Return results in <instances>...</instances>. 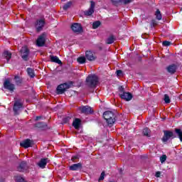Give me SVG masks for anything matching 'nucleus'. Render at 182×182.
<instances>
[{
    "instance_id": "nucleus-1",
    "label": "nucleus",
    "mask_w": 182,
    "mask_h": 182,
    "mask_svg": "<svg viewBox=\"0 0 182 182\" xmlns=\"http://www.w3.org/2000/svg\"><path fill=\"white\" fill-rule=\"evenodd\" d=\"M85 82L88 87L93 89L96 87V86H97V83H99V77L95 74H90L87 77Z\"/></svg>"
},
{
    "instance_id": "nucleus-2",
    "label": "nucleus",
    "mask_w": 182,
    "mask_h": 182,
    "mask_svg": "<svg viewBox=\"0 0 182 182\" xmlns=\"http://www.w3.org/2000/svg\"><path fill=\"white\" fill-rule=\"evenodd\" d=\"M103 118L106 121V123L112 127L113 124L116 122V116L114 115V113L112 111H105L103 113Z\"/></svg>"
},
{
    "instance_id": "nucleus-3",
    "label": "nucleus",
    "mask_w": 182,
    "mask_h": 182,
    "mask_svg": "<svg viewBox=\"0 0 182 182\" xmlns=\"http://www.w3.org/2000/svg\"><path fill=\"white\" fill-rule=\"evenodd\" d=\"M73 85V81L60 84L57 87V95H63V93H65L68 89H70V87H72Z\"/></svg>"
},
{
    "instance_id": "nucleus-4",
    "label": "nucleus",
    "mask_w": 182,
    "mask_h": 182,
    "mask_svg": "<svg viewBox=\"0 0 182 182\" xmlns=\"http://www.w3.org/2000/svg\"><path fill=\"white\" fill-rule=\"evenodd\" d=\"M31 54V50L26 46H23L20 50V55L24 62H28L29 60V55Z\"/></svg>"
},
{
    "instance_id": "nucleus-5",
    "label": "nucleus",
    "mask_w": 182,
    "mask_h": 182,
    "mask_svg": "<svg viewBox=\"0 0 182 182\" xmlns=\"http://www.w3.org/2000/svg\"><path fill=\"white\" fill-rule=\"evenodd\" d=\"M4 87L6 90H9V92H10V93H14V92H15V90H16V87H15V85L12 84V82H11V80H9V79H6L4 80Z\"/></svg>"
},
{
    "instance_id": "nucleus-6",
    "label": "nucleus",
    "mask_w": 182,
    "mask_h": 182,
    "mask_svg": "<svg viewBox=\"0 0 182 182\" xmlns=\"http://www.w3.org/2000/svg\"><path fill=\"white\" fill-rule=\"evenodd\" d=\"M45 25H46V21H45V18L38 19L35 23L36 32H42V31H43Z\"/></svg>"
},
{
    "instance_id": "nucleus-7",
    "label": "nucleus",
    "mask_w": 182,
    "mask_h": 182,
    "mask_svg": "<svg viewBox=\"0 0 182 182\" xmlns=\"http://www.w3.org/2000/svg\"><path fill=\"white\" fill-rule=\"evenodd\" d=\"M23 107V104L19 100L14 102V106H13V111L14 113V116L19 115V112H21V109Z\"/></svg>"
},
{
    "instance_id": "nucleus-8",
    "label": "nucleus",
    "mask_w": 182,
    "mask_h": 182,
    "mask_svg": "<svg viewBox=\"0 0 182 182\" xmlns=\"http://www.w3.org/2000/svg\"><path fill=\"white\" fill-rule=\"evenodd\" d=\"M176 135L171 131L165 130L164 131V136L162 137L161 140L163 143H166L170 140V139H176Z\"/></svg>"
},
{
    "instance_id": "nucleus-9",
    "label": "nucleus",
    "mask_w": 182,
    "mask_h": 182,
    "mask_svg": "<svg viewBox=\"0 0 182 182\" xmlns=\"http://www.w3.org/2000/svg\"><path fill=\"white\" fill-rule=\"evenodd\" d=\"M70 28L74 33H82V32H83V27H82L81 23H73Z\"/></svg>"
},
{
    "instance_id": "nucleus-10",
    "label": "nucleus",
    "mask_w": 182,
    "mask_h": 182,
    "mask_svg": "<svg viewBox=\"0 0 182 182\" xmlns=\"http://www.w3.org/2000/svg\"><path fill=\"white\" fill-rule=\"evenodd\" d=\"M79 110H80L81 113L83 114H93V109L88 105L80 107Z\"/></svg>"
},
{
    "instance_id": "nucleus-11",
    "label": "nucleus",
    "mask_w": 182,
    "mask_h": 182,
    "mask_svg": "<svg viewBox=\"0 0 182 182\" xmlns=\"http://www.w3.org/2000/svg\"><path fill=\"white\" fill-rule=\"evenodd\" d=\"M177 69H178V66L175 64H171L166 67V71L168 73H170V75H174L176 72H177Z\"/></svg>"
},
{
    "instance_id": "nucleus-12",
    "label": "nucleus",
    "mask_w": 182,
    "mask_h": 182,
    "mask_svg": "<svg viewBox=\"0 0 182 182\" xmlns=\"http://www.w3.org/2000/svg\"><path fill=\"white\" fill-rule=\"evenodd\" d=\"M28 168H29V166H28V163L25 161H21L17 167V170L20 173H23V171H26Z\"/></svg>"
},
{
    "instance_id": "nucleus-13",
    "label": "nucleus",
    "mask_w": 182,
    "mask_h": 182,
    "mask_svg": "<svg viewBox=\"0 0 182 182\" xmlns=\"http://www.w3.org/2000/svg\"><path fill=\"white\" fill-rule=\"evenodd\" d=\"M95 5L96 4L95 1H92L90 9L87 11H84V15H85V16H91V15H93L95 13Z\"/></svg>"
},
{
    "instance_id": "nucleus-14",
    "label": "nucleus",
    "mask_w": 182,
    "mask_h": 182,
    "mask_svg": "<svg viewBox=\"0 0 182 182\" xmlns=\"http://www.w3.org/2000/svg\"><path fill=\"white\" fill-rule=\"evenodd\" d=\"M119 97H121L123 100H126L127 102H129L133 99V95L129 92H125L123 93H119Z\"/></svg>"
},
{
    "instance_id": "nucleus-15",
    "label": "nucleus",
    "mask_w": 182,
    "mask_h": 182,
    "mask_svg": "<svg viewBox=\"0 0 182 182\" xmlns=\"http://www.w3.org/2000/svg\"><path fill=\"white\" fill-rule=\"evenodd\" d=\"M32 144H33V141L30 139H26L20 143L21 147H23L24 149H29V147H32Z\"/></svg>"
},
{
    "instance_id": "nucleus-16",
    "label": "nucleus",
    "mask_w": 182,
    "mask_h": 182,
    "mask_svg": "<svg viewBox=\"0 0 182 182\" xmlns=\"http://www.w3.org/2000/svg\"><path fill=\"white\" fill-rule=\"evenodd\" d=\"M50 162V160H49V159L43 158L38 162L37 166L40 167V168H46V165Z\"/></svg>"
},
{
    "instance_id": "nucleus-17",
    "label": "nucleus",
    "mask_w": 182,
    "mask_h": 182,
    "mask_svg": "<svg viewBox=\"0 0 182 182\" xmlns=\"http://www.w3.org/2000/svg\"><path fill=\"white\" fill-rule=\"evenodd\" d=\"M85 58L87 60H90V62H93V60L97 58V57H96V54L93 53L92 51H86Z\"/></svg>"
},
{
    "instance_id": "nucleus-18",
    "label": "nucleus",
    "mask_w": 182,
    "mask_h": 182,
    "mask_svg": "<svg viewBox=\"0 0 182 182\" xmlns=\"http://www.w3.org/2000/svg\"><path fill=\"white\" fill-rule=\"evenodd\" d=\"M46 40L45 39V33L41 34L36 41L37 46L42 47L45 45Z\"/></svg>"
},
{
    "instance_id": "nucleus-19",
    "label": "nucleus",
    "mask_w": 182,
    "mask_h": 182,
    "mask_svg": "<svg viewBox=\"0 0 182 182\" xmlns=\"http://www.w3.org/2000/svg\"><path fill=\"white\" fill-rule=\"evenodd\" d=\"M2 57L4 59H6L7 63H9V60L12 59V53L9 50H4L2 53Z\"/></svg>"
},
{
    "instance_id": "nucleus-20",
    "label": "nucleus",
    "mask_w": 182,
    "mask_h": 182,
    "mask_svg": "<svg viewBox=\"0 0 182 182\" xmlns=\"http://www.w3.org/2000/svg\"><path fill=\"white\" fill-rule=\"evenodd\" d=\"M82 124V119L79 118H75L73 122V126L76 130H79L80 129V126Z\"/></svg>"
},
{
    "instance_id": "nucleus-21",
    "label": "nucleus",
    "mask_w": 182,
    "mask_h": 182,
    "mask_svg": "<svg viewBox=\"0 0 182 182\" xmlns=\"http://www.w3.org/2000/svg\"><path fill=\"white\" fill-rule=\"evenodd\" d=\"M82 164H74L70 166L69 168L71 171H77L78 170H82Z\"/></svg>"
},
{
    "instance_id": "nucleus-22",
    "label": "nucleus",
    "mask_w": 182,
    "mask_h": 182,
    "mask_svg": "<svg viewBox=\"0 0 182 182\" xmlns=\"http://www.w3.org/2000/svg\"><path fill=\"white\" fill-rule=\"evenodd\" d=\"M50 62H53V63H58V65H62V60L59 59L58 56L56 55H50Z\"/></svg>"
},
{
    "instance_id": "nucleus-23",
    "label": "nucleus",
    "mask_w": 182,
    "mask_h": 182,
    "mask_svg": "<svg viewBox=\"0 0 182 182\" xmlns=\"http://www.w3.org/2000/svg\"><path fill=\"white\" fill-rule=\"evenodd\" d=\"M14 80L16 86H21L22 85V82H23V79L19 75H15Z\"/></svg>"
},
{
    "instance_id": "nucleus-24",
    "label": "nucleus",
    "mask_w": 182,
    "mask_h": 182,
    "mask_svg": "<svg viewBox=\"0 0 182 182\" xmlns=\"http://www.w3.org/2000/svg\"><path fill=\"white\" fill-rule=\"evenodd\" d=\"M48 125L45 122H37L34 124L35 127H37L38 129H45Z\"/></svg>"
},
{
    "instance_id": "nucleus-25",
    "label": "nucleus",
    "mask_w": 182,
    "mask_h": 182,
    "mask_svg": "<svg viewBox=\"0 0 182 182\" xmlns=\"http://www.w3.org/2000/svg\"><path fill=\"white\" fill-rule=\"evenodd\" d=\"M114 41H116L114 36L112 35L106 40V43L107 45H112V43H114Z\"/></svg>"
},
{
    "instance_id": "nucleus-26",
    "label": "nucleus",
    "mask_w": 182,
    "mask_h": 182,
    "mask_svg": "<svg viewBox=\"0 0 182 182\" xmlns=\"http://www.w3.org/2000/svg\"><path fill=\"white\" fill-rule=\"evenodd\" d=\"M27 73L30 77H35V70L31 68H27Z\"/></svg>"
},
{
    "instance_id": "nucleus-27",
    "label": "nucleus",
    "mask_w": 182,
    "mask_h": 182,
    "mask_svg": "<svg viewBox=\"0 0 182 182\" xmlns=\"http://www.w3.org/2000/svg\"><path fill=\"white\" fill-rule=\"evenodd\" d=\"M72 4H73L72 1H68L63 6V11H68L69 8L72 6Z\"/></svg>"
},
{
    "instance_id": "nucleus-28",
    "label": "nucleus",
    "mask_w": 182,
    "mask_h": 182,
    "mask_svg": "<svg viewBox=\"0 0 182 182\" xmlns=\"http://www.w3.org/2000/svg\"><path fill=\"white\" fill-rule=\"evenodd\" d=\"M175 132L176 133L177 136L180 141H182V131L180 129H175Z\"/></svg>"
},
{
    "instance_id": "nucleus-29",
    "label": "nucleus",
    "mask_w": 182,
    "mask_h": 182,
    "mask_svg": "<svg viewBox=\"0 0 182 182\" xmlns=\"http://www.w3.org/2000/svg\"><path fill=\"white\" fill-rule=\"evenodd\" d=\"M155 15L158 21H161V19L163 18V16H161V13L160 12L159 9L156 10Z\"/></svg>"
},
{
    "instance_id": "nucleus-30",
    "label": "nucleus",
    "mask_w": 182,
    "mask_h": 182,
    "mask_svg": "<svg viewBox=\"0 0 182 182\" xmlns=\"http://www.w3.org/2000/svg\"><path fill=\"white\" fill-rule=\"evenodd\" d=\"M100 25H102V23L100 22V21H95V22L92 23V29H97V28H98L99 26H100Z\"/></svg>"
},
{
    "instance_id": "nucleus-31",
    "label": "nucleus",
    "mask_w": 182,
    "mask_h": 182,
    "mask_svg": "<svg viewBox=\"0 0 182 182\" xmlns=\"http://www.w3.org/2000/svg\"><path fill=\"white\" fill-rule=\"evenodd\" d=\"M77 62H78V63H80V65H83V63H86V58H85V57H79L77 59Z\"/></svg>"
},
{
    "instance_id": "nucleus-32",
    "label": "nucleus",
    "mask_w": 182,
    "mask_h": 182,
    "mask_svg": "<svg viewBox=\"0 0 182 182\" xmlns=\"http://www.w3.org/2000/svg\"><path fill=\"white\" fill-rule=\"evenodd\" d=\"M150 132V129H149L148 127H146L143 129L142 133L144 136H146L147 137H150V134H149Z\"/></svg>"
},
{
    "instance_id": "nucleus-33",
    "label": "nucleus",
    "mask_w": 182,
    "mask_h": 182,
    "mask_svg": "<svg viewBox=\"0 0 182 182\" xmlns=\"http://www.w3.org/2000/svg\"><path fill=\"white\" fill-rule=\"evenodd\" d=\"M164 100L165 103H166V104H168V103H170V102H171V100H170V97L167 94H165L164 95Z\"/></svg>"
},
{
    "instance_id": "nucleus-34",
    "label": "nucleus",
    "mask_w": 182,
    "mask_h": 182,
    "mask_svg": "<svg viewBox=\"0 0 182 182\" xmlns=\"http://www.w3.org/2000/svg\"><path fill=\"white\" fill-rule=\"evenodd\" d=\"M122 0H111L112 5L114 6H119V4H122Z\"/></svg>"
},
{
    "instance_id": "nucleus-35",
    "label": "nucleus",
    "mask_w": 182,
    "mask_h": 182,
    "mask_svg": "<svg viewBox=\"0 0 182 182\" xmlns=\"http://www.w3.org/2000/svg\"><path fill=\"white\" fill-rule=\"evenodd\" d=\"M166 160H167V155L164 154L160 157V161L161 163H164V161H166Z\"/></svg>"
},
{
    "instance_id": "nucleus-36",
    "label": "nucleus",
    "mask_w": 182,
    "mask_h": 182,
    "mask_svg": "<svg viewBox=\"0 0 182 182\" xmlns=\"http://www.w3.org/2000/svg\"><path fill=\"white\" fill-rule=\"evenodd\" d=\"M70 119H72V117H65L63 119V123L66 124V123H69V122H70Z\"/></svg>"
},
{
    "instance_id": "nucleus-37",
    "label": "nucleus",
    "mask_w": 182,
    "mask_h": 182,
    "mask_svg": "<svg viewBox=\"0 0 182 182\" xmlns=\"http://www.w3.org/2000/svg\"><path fill=\"white\" fill-rule=\"evenodd\" d=\"M105 171H102L101 173V175H100L99 179H98V181H103V180H105Z\"/></svg>"
},
{
    "instance_id": "nucleus-38",
    "label": "nucleus",
    "mask_w": 182,
    "mask_h": 182,
    "mask_svg": "<svg viewBox=\"0 0 182 182\" xmlns=\"http://www.w3.org/2000/svg\"><path fill=\"white\" fill-rule=\"evenodd\" d=\"M162 45H163V46H170V45H171V42L164 41L162 42Z\"/></svg>"
},
{
    "instance_id": "nucleus-39",
    "label": "nucleus",
    "mask_w": 182,
    "mask_h": 182,
    "mask_svg": "<svg viewBox=\"0 0 182 182\" xmlns=\"http://www.w3.org/2000/svg\"><path fill=\"white\" fill-rule=\"evenodd\" d=\"M118 90L120 93H124L126 91H124V86H119L118 87Z\"/></svg>"
},
{
    "instance_id": "nucleus-40",
    "label": "nucleus",
    "mask_w": 182,
    "mask_h": 182,
    "mask_svg": "<svg viewBox=\"0 0 182 182\" xmlns=\"http://www.w3.org/2000/svg\"><path fill=\"white\" fill-rule=\"evenodd\" d=\"M122 2L124 4V5H127L131 4L132 0H122Z\"/></svg>"
},
{
    "instance_id": "nucleus-41",
    "label": "nucleus",
    "mask_w": 182,
    "mask_h": 182,
    "mask_svg": "<svg viewBox=\"0 0 182 182\" xmlns=\"http://www.w3.org/2000/svg\"><path fill=\"white\" fill-rule=\"evenodd\" d=\"M151 26L154 28V26H157V21L153 19L151 20Z\"/></svg>"
},
{
    "instance_id": "nucleus-42",
    "label": "nucleus",
    "mask_w": 182,
    "mask_h": 182,
    "mask_svg": "<svg viewBox=\"0 0 182 182\" xmlns=\"http://www.w3.org/2000/svg\"><path fill=\"white\" fill-rule=\"evenodd\" d=\"M122 75H123V71L122 70H117V76H120Z\"/></svg>"
},
{
    "instance_id": "nucleus-43",
    "label": "nucleus",
    "mask_w": 182,
    "mask_h": 182,
    "mask_svg": "<svg viewBox=\"0 0 182 182\" xmlns=\"http://www.w3.org/2000/svg\"><path fill=\"white\" fill-rule=\"evenodd\" d=\"M77 159H79V156L77 155H76V156H72L71 160L73 161H75L77 160Z\"/></svg>"
},
{
    "instance_id": "nucleus-44",
    "label": "nucleus",
    "mask_w": 182,
    "mask_h": 182,
    "mask_svg": "<svg viewBox=\"0 0 182 182\" xmlns=\"http://www.w3.org/2000/svg\"><path fill=\"white\" fill-rule=\"evenodd\" d=\"M161 175V172L160 171H157L155 174L156 177L157 178L160 177Z\"/></svg>"
},
{
    "instance_id": "nucleus-45",
    "label": "nucleus",
    "mask_w": 182,
    "mask_h": 182,
    "mask_svg": "<svg viewBox=\"0 0 182 182\" xmlns=\"http://www.w3.org/2000/svg\"><path fill=\"white\" fill-rule=\"evenodd\" d=\"M40 119H42L41 116H37L36 117V121L38 122V120H39Z\"/></svg>"
},
{
    "instance_id": "nucleus-46",
    "label": "nucleus",
    "mask_w": 182,
    "mask_h": 182,
    "mask_svg": "<svg viewBox=\"0 0 182 182\" xmlns=\"http://www.w3.org/2000/svg\"><path fill=\"white\" fill-rule=\"evenodd\" d=\"M62 2H66V0H61Z\"/></svg>"
},
{
    "instance_id": "nucleus-47",
    "label": "nucleus",
    "mask_w": 182,
    "mask_h": 182,
    "mask_svg": "<svg viewBox=\"0 0 182 182\" xmlns=\"http://www.w3.org/2000/svg\"><path fill=\"white\" fill-rule=\"evenodd\" d=\"M0 182H4V179H2L1 181H0Z\"/></svg>"
}]
</instances>
